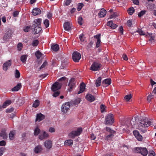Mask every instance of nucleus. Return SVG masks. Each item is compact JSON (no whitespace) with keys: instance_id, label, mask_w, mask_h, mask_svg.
<instances>
[{"instance_id":"nucleus-33","label":"nucleus","mask_w":156,"mask_h":156,"mask_svg":"<svg viewBox=\"0 0 156 156\" xmlns=\"http://www.w3.org/2000/svg\"><path fill=\"white\" fill-rule=\"evenodd\" d=\"M51 48L54 51H57L58 50L59 46L57 44L53 45L51 46Z\"/></svg>"},{"instance_id":"nucleus-58","label":"nucleus","mask_w":156,"mask_h":156,"mask_svg":"<svg viewBox=\"0 0 156 156\" xmlns=\"http://www.w3.org/2000/svg\"><path fill=\"white\" fill-rule=\"evenodd\" d=\"M153 98V95H149L147 98V100L148 101L150 102L152 98Z\"/></svg>"},{"instance_id":"nucleus-44","label":"nucleus","mask_w":156,"mask_h":156,"mask_svg":"<svg viewBox=\"0 0 156 156\" xmlns=\"http://www.w3.org/2000/svg\"><path fill=\"white\" fill-rule=\"evenodd\" d=\"M106 107L103 104H101L100 106L101 112L103 113L105 111Z\"/></svg>"},{"instance_id":"nucleus-46","label":"nucleus","mask_w":156,"mask_h":156,"mask_svg":"<svg viewBox=\"0 0 156 156\" xmlns=\"http://www.w3.org/2000/svg\"><path fill=\"white\" fill-rule=\"evenodd\" d=\"M147 34L151 37L149 39V41H152L154 40V36L153 34H148V33H147Z\"/></svg>"},{"instance_id":"nucleus-21","label":"nucleus","mask_w":156,"mask_h":156,"mask_svg":"<svg viewBox=\"0 0 156 156\" xmlns=\"http://www.w3.org/2000/svg\"><path fill=\"white\" fill-rule=\"evenodd\" d=\"M41 13V10L40 9L36 8L33 10V14L34 16H36L40 14Z\"/></svg>"},{"instance_id":"nucleus-42","label":"nucleus","mask_w":156,"mask_h":156,"mask_svg":"<svg viewBox=\"0 0 156 156\" xmlns=\"http://www.w3.org/2000/svg\"><path fill=\"white\" fill-rule=\"evenodd\" d=\"M132 95L131 94L127 95L125 97V99L127 101H129L132 98Z\"/></svg>"},{"instance_id":"nucleus-57","label":"nucleus","mask_w":156,"mask_h":156,"mask_svg":"<svg viewBox=\"0 0 156 156\" xmlns=\"http://www.w3.org/2000/svg\"><path fill=\"white\" fill-rule=\"evenodd\" d=\"M30 29V26H27L24 29V31L26 32H28Z\"/></svg>"},{"instance_id":"nucleus-55","label":"nucleus","mask_w":156,"mask_h":156,"mask_svg":"<svg viewBox=\"0 0 156 156\" xmlns=\"http://www.w3.org/2000/svg\"><path fill=\"white\" fill-rule=\"evenodd\" d=\"M136 138L138 140L140 141H141L143 139L142 136L140 134H139L137 137H136Z\"/></svg>"},{"instance_id":"nucleus-38","label":"nucleus","mask_w":156,"mask_h":156,"mask_svg":"<svg viewBox=\"0 0 156 156\" xmlns=\"http://www.w3.org/2000/svg\"><path fill=\"white\" fill-rule=\"evenodd\" d=\"M39 105V101L38 100H36L33 104V106L34 108L37 107Z\"/></svg>"},{"instance_id":"nucleus-6","label":"nucleus","mask_w":156,"mask_h":156,"mask_svg":"<svg viewBox=\"0 0 156 156\" xmlns=\"http://www.w3.org/2000/svg\"><path fill=\"white\" fill-rule=\"evenodd\" d=\"M73 59L75 62H77L79 61L81 58L80 54L77 51L74 52L72 55Z\"/></svg>"},{"instance_id":"nucleus-48","label":"nucleus","mask_w":156,"mask_h":156,"mask_svg":"<svg viewBox=\"0 0 156 156\" xmlns=\"http://www.w3.org/2000/svg\"><path fill=\"white\" fill-rule=\"evenodd\" d=\"M83 19L82 17L80 16L78 19V22L80 25H82L83 23Z\"/></svg>"},{"instance_id":"nucleus-8","label":"nucleus","mask_w":156,"mask_h":156,"mask_svg":"<svg viewBox=\"0 0 156 156\" xmlns=\"http://www.w3.org/2000/svg\"><path fill=\"white\" fill-rule=\"evenodd\" d=\"M61 84L58 82H56L54 83L52 86L51 89L53 92L58 91L61 87Z\"/></svg>"},{"instance_id":"nucleus-49","label":"nucleus","mask_w":156,"mask_h":156,"mask_svg":"<svg viewBox=\"0 0 156 156\" xmlns=\"http://www.w3.org/2000/svg\"><path fill=\"white\" fill-rule=\"evenodd\" d=\"M23 47V44L21 43H19L17 45V48L18 50L20 51Z\"/></svg>"},{"instance_id":"nucleus-13","label":"nucleus","mask_w":156,"mask_h":156,"mask_svg":"<svg viewBox=\"0 0 156 156\" xmlns=\"http://www.w3.org/2000/svg\"><path fill=\"white\" fill-rule=\"evenodd\" d=\"M100 36V35L98 34L94 36L95 41L96 42V45L97 48L99 47L100 45L101 40Z\"/></svg>"},{"instance_id":"nucleus-2","label":"nucleus","mask_w":156,"mask_h":156,"mask_svg":"<svg viewBox=\"0 0 156 156\" xmlns=\"http://www.w3.org/2000/svg\"><path fill=\"white\" fill-rule=\"evenodd\" d=\"M114 122V120L113 114H109L105 116V123L106 125H112Z\"/></svg>"},{"instance_id":"nucleus-52","label":"nucleus","mask_w":156,"mask_h":156,"mask_svg":"<svg viewBox=\"0 0 156 156\" xmlns=\"http://www.w3.org/2000/svg\"><path fill=\"white\" fill-rule=\"evenodd\" d=\"M84 35L83 34L79 35V38L81 41H84Z\"/></svg>"},{"instance_id":"nucleus-4","label":"nucleus","mask_w":156,"mask_h":156,"mask_svg":"<svg viewBox=\"0 0 156 156\" xmlns=\"http://www.w3.org/2000/svg\"><path fill=\"white\" fill-rule=\"evenodd\" d=\"M83 129L81 127H79L77 130L73 131L69 134V136L70 138H74L76 136L80 135Z\"/></svg>"},{"instance_id":"nucleus-40","label":"nucleus","mask_w":156,"mask_h":156,"mask_svg":"<svg viewBox=\"0 0 156 156\" xmlns=\"http://www.w3.org/2000/svg\"><path fill=\"white\" fill-rule=\"evenodd\" d=\"M106 130L107 131L109 132L111 134L114 133H115V131L113 130L110 127H106Z\"/></svg>"},{"instance_id":"nucleus-23","label":"nucleus","mask_w":156,"mask_h":156,"mask_svg":"<svg viewBox=\"0 0 156 156\" xmlns=\"http://www.w3.org/2000/svg\"><path fill=\"white\" fill-rule=\"evenodd\" d=\"M85 84L83 83H81L80 87V90L78 92V94H80L81 93L83 92L84 90H85Z\"/></svg>"},{"instance_id":"nucleus-56","label":"nucleus","mask_w":156,"mask_h":156,"mask_svg":"<svg viewBox=\"0 0 156 156\" xmlns=\"http://www.w3.org/2000/svg\"><path fill=\"white\" fill-rule=\"evenodd\" d=\"M5 150V148L3 147H1L0 148V156H1Z\"/></svg>"},{"instance_id":"nucleus-28","label":"nucleus","mask_w":156,"mask_h":156,"mask_svg":"<svg viewBox=\"0 0 156 156\" xmlns=\"http://www.w3.org/2000/svg\"><path fill=\"white\" fill-rule=\"evenodd\" d=\"M11 101L10 100H6L3 104L2 106L3 108H5L7 106L9 105L11 103Z\"/></svg>"},{"instance_id":"nucleus-5","label":"nucleus","mask_w":156,"mask_h":156,"mask_svg":"<svg viewBox=\"0 0 156 156\" xmlns=\"http://www.w3.org/2000/svg\"><path fill=\"white\" fill-rule=\"evenodd\" d=\"M101 66L99 63L94 62L90 67V69L93 71L98 70L100 69Z\"/></svg>"},{"instance_id":"nucleus-15","label":"nucleus","mask_w":156,"mask_h":156,"mask_svg":"<svg viewBox=\"0 0 156 156\" xmlns=\"http://www.w3.org/2000/svg\"><path fill=\"white\" fill-rule=\"evenodd\" d=\"M64 28L65 30L69 31L71 30V24L68 22H66L63 25Z\"/></svg>"},{"instance_id":"nucleus-22","label":"nucleus","mask_w":156,"mask_h":156,"mask_svg":"<svg viewBox=\"0 0 156 156\" xmlns=\"http://www.w3.org/2000/svg\"><path fill=\"white\" fill-rule=\"evenodd\" d=\"M42 148L41 145L36 146L34 149V151L35 153H38L40 152L42 150Z\"/></svg>"},{"instance_id":"nucleus-18","label":"nucleus","mask_w":156,"mask_h":156,"mask_svg":"<svg viewBox=\"0 0 156 156\" xmlns=\"http://www.w3.org/2000/svg\"><path fill=\"white\" fill-rule=\"evenodd\" d=\"M86 98L87 100L90 102L93 101L95 99L94 96L90 94H87Z\"/></svg>"},{"instance_id":"nucleus-3","label":"nucleus","mask_w":156,"mask_h":156,"mask_svg":"<svg viewBox=\"0 0 156 156\" xmlns=\"http://www.w3.org/2000/svg\"><path fill=\"white\" fill-rule=\"evenodd\" d=\"M134 151L135 153H140L143 156L147 155L148 153L147 148L145 147H136L134 149Z\"/></svg>"},{"instance_id":"nucleus-9","label":"nucleus","mask_w":156,"mask_h":156,"mask_svg":"<svg viewBox=\"0 0 156 156\" xmlns=\"http://www.w3.org/2000/svg\"><path fill=\"white\" fill-rule=\"evenodd\" d=\"M76 81L74 78H72L69 81L68 86L69 88L68 89L69 91H71L72 89L75 87L76 83Z\"/></svg>"},{"instance_id":"nucleus-59","label":"nucleus","mask_w":156,"mask_h":156,"mask_svg":"<svg viewBox=\"0 0 156 156\" xmlns=\"http://www.w3.org/2000/svg\"><path fill=\"white\" fill-rule=\"evenodd\" d=\"M49 131L51 133H54L55 131V129L54 128L51 127L49 128Z\"/></svg>"},{"instance_id":"nucleus-53","label":"nucleus","mask_w":156,"mask_h":156,"mask_svg":"<svg viewBox=\"0 0 156 156\" xmlns=\"http://www.w3.org/2000/svg\"><path fill=\"white\" fill-rule=\"evenodd\" d=\"M117 16V13H114L113 14H112L110 16V19H112L113 18H115Z\"/></svg>"},{"instance_id":"nucleus-39","label":"nucleus","mask_w":156,"mask_h":156,"mask_svg":"<svg viewBox=\"0 0 156 156\" xmlns=\"http://www.w3.org/2000/svg\"><path fill=\"white\" fill-rule=\"evenodd\" d=\"M15 76L16 78H19L20 76V73L17 69H16L15 70Z\"/></svg>"},{"instance_id":"nucleus-14","label":"nucleus","mask_w":156,"mask_h":156,"mask_svg":"<svg viewBox=\"0 0 156 156\" xmlns=\"http://www.w3.org/2000/svg\"><path fill=\"white\" fill-rule=\"evenodd\" d=\"M111 83V80L110 79H106L103 81L102 83V84L104 87H105L110 85Z\"/></svg>"},{"instance_id":"nucleus-64","label":"nucleus","mask_w":156,"mask_h":156,"mask_svg":"<svg viewBox=\"0 0 156 156\" xmlns=\"http://www.w3.org/2000/svg\"><path fill=\"white\" fill-rule=\"evenodd\" d=\"M13 110L14 109L13 108H11L10 109H7L6 110V112H7L10 113L12 112Z\"/></svg>"},{"instance_id":"nucleus-45","label":"nucleus","mask_w":156,"mask_h":156,"mask_svg":"<svg viewBox=\"0 0 156 156\" xmlns=\"http://www.w3.org/2000/svg\"><path fill=\"white\" fill-rule=\"evenodd\" d=\"M84 5L83 4V3H79L78 4V7H77V10L78 11H80L82 7Z\"/></svg>"},{"instance_id":"nucleus-47","label":"nucleus","mask_w":156,"mask_h":156,"mask_svg":"<svg viewBox=\"0 0 156 156\" xmlns=\"http://www.w3.org/2000/svg\"><path fill=\"white\" fill-rule=\"evenodd\" d=\"M47 65V62L46 61H45L43 64L40 67V70L44 68Z\"/></svg>"},{"instance_id":"nucleus-7","label":"nucleus","mask_w":156,"mask_h":156,"mask_svg":"<svg viewBox=\"0 0 156 156\" xmlns=\"http://www.w3.org/2000/svg\"><path fill=\"white\" fill-rule=\"evenodd\" d=\"M13 33V32L10 29H8L3 37V39L4 40L6 41L8 39H9L12 37Z\"/></svg>"},{"instance_id":"nucleus-20","label":"nucleus","mask_w":156,"mask_h":156,"mask_svg":"<svg viewBox=\"0 0 156 156\" xmlns=\"http://www.w3.org/2000/svg\"><path fill=\"white\" fill-rule=\"evenodd\" d=\"M44 116L41 113H39L37 115L36 121L40 122L44 119Z\"/></svg>"},{"instance_id":"nucleus-17","label":"nucleus","mask_w":156,"mask_h":156,"mask_svg":"<svg viewBox=\"0 0 156 156\" xmlns=\"http://www.w3.org/2000/svg\"><path fill=\"white\" fill-rule=\"evenodd\" d=\"M32 27L34 28V34H37L39 33L41 30V28L40 27L36 26L35 24H33Z\"/></svg>"},{"instance_id":"nucleus-54","label":"nucleus","mask_w":156,"mask_h":156,"mask_svg":"<svg viewBox=\"0 0 156 156\" xmlns=\"http://www.w3.org/2000/svg\"><path fill=\"white\" fill-rule=\"evenodd\" d=\"M54 92L53 94V96L55 97H56L57 96H58L60 94V93L58 91H56Z\"/></svg>"},{"instance_id":"nucleus-61","label":"nucleus","mask_w":156,"mask_h":156,"mask_svg":"<svg viewBox=\"0 0 156 156\" xmlns=\"http://www.w3.org/2000/svg\"><path fill=\"white\" fill-rule=\"evenodd\" d=\"M19 14V12L18 11H14L13 13V16L14 17L17 16Z\"/></svg>"},{"instance_id":"nucleus-24","label":"nucleus","mask_w":156,"mask_h":156,"mask_svg":"<svg viewBox=\"0 0 156 156\" xmlns=\"http://www.w3.org/2000/svg\"><path fill=\"white\" fill-rule=\"evenodd\" d=\"M41 20L40 19H38L35 20L34 21V22L35 24H35L36 26H38L40 27L41 24Z\"/></svg>"},{"instance_id":"nucleus-30","label":"nucleus","mask_w":156,"mask_h":156,"mask_svg":"<svg viewBox=\"0 0 156 156\" xmlns=\"http://www.w3.org/2000/svg\"><path fill=\"white\" fill-rule=\"evenodd\" d=\"M27 57V55H23L21 57L20 60L23 63H25Z\"/></svg>"},{"instance_id":"nucleus-35","label":"nucleus","mask_w":156,"mask_h":156,"mask_svg":"<svg viewBox=\"0 0 156 156\" xmlns=\"http://www.w3.org/2000/svg\"><path fill=\"white\" fill-rule=\"evenodd\" d=\"M35 54L36 57L38 59H39L43 55L39 51H37Z\"/></svg>"},{"instance_id":"nucleus-41","label":"nucleus","mask_w":156,"mask_h":156,"mask_svg":"<svg viewBox=\"0 0 156 156\" xmlns=\"http://www.w3.org/2000/svg\"><path fill=\"white\" fill-rule=\"evenodd\" d=\"M44 23L45 26V27H48L49 25V20L47 19L45 20L44 22Z\"/></svg>"},{"instance_id":"nucleus-32","label":"nucleus","mask_w":156,"mask_h":156,"mask_svg":"<svg viewBox=\"0 0 156 156\" xmlns=\"http://www.w3.org/2000/svg\"><path fill=\"white\" fill-rule=\"evenodd\" d=\"M73 144V141L71 140H66L64 142V144L67 145H72Z\"/></svg>"},{"instance_id":"nucleus-60","label":"nucleus","mask_w":156,"mask_h":156,"mask_svg":"<svg viewBox=\"0 0 156 156\" xmlns=\"http://www.w3.org/2000/svg\"><path fill=\"white\" fill-rule=\"evenodd\" d=\"M127 25L129 27H131L132 23V21L130 20H129L127 21Z\"/></svg>"},{"instance_id":"nucleus-31","label":"nucleus","mask_w":156,"mask_h":156,"mask_svg":"<svg viewBox=\"0 0 156 156\" xmlns=\"http://www.w3.org/2000/svg\"><path fill=\"white\" fill-rule=\"evenodd\" d=\"M101 78L99 77L96 81L95 84L97 87L101 85Z\"/></svg>"},{"instance_id":"nucleus-50","label":"nucleus","mask_w":156,"mask_h":156,"mask_svg":"<svg viewBox=\"0 0 156 156\" xmlns=\"http://www.w3.org/2000/svg\"><path fill=\"white\" fill-rule=\"evenodd\" d=\"M133 133L136 137H137L138 136V135L139 134H140L139 131H138L137 130L133 131Z\"/></svg>"},{"instance_id":"nucleus-51","label":"nucleus","mask_w":156,"mask_h":156,"mask_svg":"<svg viewBox=\"0 0 156 156\" xmlns=\"http://www.w3.org/2000/svg\"><path fill=\"white\" fill-rule=\"evenodd\" d=\"M145 11L142 10L138 14V16L139 17H140L142 16L143 15L145 14Z\"/></svg>"},{"instance_id":"nucleus-11","label":"nucleus","mask_w":156,"mask_h":156,"mask_svg":"<svg viewBox=\"0 0 156 156\" xmlns=\"http://www.w3.org/2000/svg\"><path fill=\"white\" fill-rule=\"evenodd\" d=\"M12 65L11 60H9L5 62L3 65V69L5 71H6L9 67Z\"/></svg>"},{"instance_id":"nucleus-25","label":"nucleus","mask_w":156,"mask_h":156,"mask_svg":"<svg viewBox=\"0 0 156 156\" xmlns=\"http://www.w3.org/2000/svg\"><path fill=\"white\" fill-rule=\"evenodd\" d=\"M0 136L2 137L3 139H5L7 137V133L5 132V130L4 129L2 130L0 133Z\"/></svg>"},{"instance_id":"nucleus-1","label":"nucleus","mask_w":156,"mask_h":156,"mask_svg":"<svg viewBox=\"0 0 156 156\" xmlns=\"http://www.w3.org/2000/svg\"><path fill=\"white\" fill-rule=\"evenodd\" d=\"M130 123L132 126L137 123L138 125V129L143 133H145L146 131L145 128L150 126L151 124V121L145 118L142 120H138L136 117L132 119Z\"/></svg>"},{"instance_id":"nucleus-12","label":"nucleus","mask_w":156,"mask_h":156,"mask_svg":"<svg viewBox=\"0 0 156 156\" xmlns=\"http://www.w3.org/2000/svg\"><path fill=\"white\" fill-rule=\"evenodd\" d=\"M49 136V135L48 133L45 131H43L39 136V139L42 140L44 139L48 138V137Z\"/></svg>"},{"instance_id":"nucleus-19","label":"nucleus","mask_w":156,"mask_h":156,"mask_svg":"<svg viewBox=\"0 0 156 156\" xmlns=\"http://www.w3.org/2000/svg\"><path fill=\"white\" fill-rule=\"evenodd\" d=\"M106 14V11L104 9H102L99 12L98 15L100 17H104Z\"/></svg>"},{"instance_id":"nucleus-37","label":"nucleus","mask_w":156,"mask_h":156,"mask_svg":"<svg viewBox=\"0 0 156 156\" xmlns=\"http://www.w3.org/2000/svg\"><path fill=\"white\" fill-rule=\"evenodd\" d=\"M134 9L132 7H131L130 8H129L127 11L128 12L130 15L132 14L134 12Z\"/></svg>"},{"instance_id":"nucleus-36","label":"nucleus","mask_w":156,"mask_h":156,"mask_svg":"<svg viewBox=\"0 0 156 156\" xmlns=\"http://www.w3.org/2000/svg\"><path fill=\"white\" fill-rule=\"evenodd\" d=\"M73 102V105H77L80 102V98H78L75 99Z\"/></svg>"},{"instance_id":"nucleus-43","label":"nucleus","mask_w":156,"mask_h":156,"mask_svg":"<svg viewBox=\"0 0 156 156\" xmlns=\"http://www.w3.org/2000/svg\"><path fill=\"white\" fill-rule=\"evenodd\" d=\"M38 41L37 40H35L33 41L32 45L33 46H36L38 44Z\"/></svg>"},{"instance_id":"nucleus-62","label":"nucleus","mask_w":156,"mask_h":156,"mask_svg":"<svg viewBox=\"0 0 156 156\" xmlns=\"http://www.w3.org/2000/svg\"><path fill=\"white\" fill-rule=\"evenodd\" d=\"M71 0H66L65 2V5H68L71 2Z\"/></svg>"},{"instance_id":"nucleus-10","label":"nucleus","mask_w":156,"mask_h":156,"mask_svg":"<svg viewBox=\"0 0 156 156\" xmlns=\"http://www.w3.org/2000/svg\"><path fill=\"white\" fill-rule=\"evenodd\" d=\"M70 104L69 102L65 103L62 106L61 111L64 113H66L70 107Z\"/></svg>"},{"instance_id":"nucleus-26","label":"nucleus","mask_w":156,"mask_h":156,"mask_svg":"<svg viewBox=\"0 0 156 156\" xmlns=\"http://www.w3.org/2000/svg\"><path fill=\"white\" fill-rule=\"evenodd\" d=\"M40 132V130L38 126H36L34 130V134L35 136L38 135Z\"/></svg>"},{"instance_id":"nucleus-63","label":"nucleus","mask_w":156,"mask_h":156,"mask_svg":"<svg viewBox=\"0 0 156 156\" xmlns=\"http://www.w3.org/2000/svg\"><path fill=\"white\" fill-rule=\"evenodd\" d=\"M119 30L121 34H123V29L122 26H120L119 27Z\"/></svg>"},{"instance_id":"nucleus-16","label":"nucleus","mask_w":156,"mask_h":156,"mask_svg":"<svg viewBox=\"0 0 156 156\" xmlns=\"http://www.w3.org/2000/svg\"><path fill=\"white\" fill-rule=\"evenodd\" d=\"M44 146L48 149L51 148L52 146V142L50 140H48L44 142Z\"/></svg>"},{"instance_id":"nucleus-34","label":"nucleus","mask_w":156,"mask_h":156,"mask_svg":"<svg viewBox=\"0 0 156 156\" xmlns=\"http://www.w3.org/2000/svg\"><path fill=\"white\" fill-rule=\"evenodd\" d=\"M15 134V131L14 130L11 131L9 133V138L10 140H13L14 136Z\"/></svg>"},{"instance_id":"nucleus-29","label":"nucleus","mask_w":156,"mask_h":156,"mask_svg":"<svg viewBox=\"0 0 156 156\" xmlns=\"http://www.w3.org/2000/svg\"><path fill=\"white\" fill-rule=\"evenodd\" d=\"M21 86V84L20 83H18L16 86L14 87L12 89V91H17L20 89Z\"/></svg>"},{"instance_id":"nucleus-27","label":"nucleus","mask_w":156,"mask_h":156,"mask_svg":"<svg viewBox=\"0 0 156 156\" xmlns=\"http://www.w3.org/2000/svg\"><path fill=\"white\" fill-rule=\"evenodd\" d=\"M136 32L138 33L140 35H146V36H147V33L145 32L141 29H138Z\"/></svg>"}]
</instances>
